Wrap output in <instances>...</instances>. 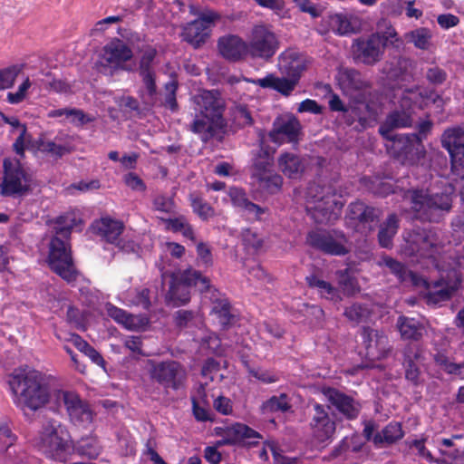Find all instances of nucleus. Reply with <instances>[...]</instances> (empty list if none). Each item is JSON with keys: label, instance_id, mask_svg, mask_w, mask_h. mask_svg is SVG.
<instances>
[{"label": "nucleus", "instance_id": "1", "mask_svg": "<svg viewBox=\"0 0 464 464\" xmlns=\"http://www.w3.org/2000/svg\"><path fill=\"white\" fill-rule=\"evenodd\" d=\"M194 117L188 130L204 143L219 132H225L227 122L224 116L227 105L218 90H198L191 97Z\"/></svg>", "mask_w": 464, "mask_h": 464}, {"label": "nucleus", "instance_id": "2", "mask_svg": "<svg viewBox=\"0 0 464 464\" xmlns=\"http://www.w3.org/2000/svg\"><path fill=\"white\" fill-rule=\"evenodd\" d=\"M8 384L13 403L25 416L45 408L51 401L50 386L39 371L28 367L14 369Z\"/></svg>", "mask_w": 464, "mask_h": 464}, {"label": "nucleus", "instance_id": "3", "mask_svg": "<svg viewBox=\"0 0 464 464\" xmlns=\"http://www.w3.org/2000/svg\"><path fill=\"white\" fill-rule=\"evenodd\" d=\"M415 219L421 222L439 223L452 208L450 193H432L429 188H411L405 193Z\"/></svg>", "mask_w": 464, "mask_h": 464}, {"label": "nucleus", "instance_id": "4", "mask_svg": "<svg viewBox=\"0 0 464 464\" xmlns=\"http://www.w3.org/2000/svg\"><path fill=\"white\" fill-rule=\"evenodd\" d=\"M344 203L332 185H310L306 191L305 209L315 223L326 224L336 219Z\"/></svg>", "mask_w": 464, "mask_h": 464}, {"label": "nucleus", "instance_id": "5", "mask_svg": "<svg viewBox=\"0 0 464 464\" xmlns=\"http://www.w3.org/2000/svg\"><path fill=\"white\" fill-rule=\"evenodd\" d=\"M36 446L48 459L64 462L72 454V440L64 425L53 418H45L41 424Z\"/></svg>", "mask_w": 464, "mask_h": 464}, {"label": "nucleus", "instance_id": "6", "mask_svg": "<svg viewBox=\"0 0 464 464\" xmlns=\"http://www.w3.org/2000/svg\"><path fill=\"white\" fill-rule=\"evenodd\" d=\"M169 276L170 280L165 300L167 304L174 307L185 305L190 301V287H195L201 294H205L209 289V277L191 267L183 271L171 272Z\"/></svg>", "mask_w": 464, "mask_h": 464}, {"label": "nucleus", "instance_id": "7", "mask_svg": "<svg viewBox=\"0 0 464 464\" xmlns=\"http://www.w3.org/2000/svg\"><path fill=\"white\" fill-rule=\"evenodd\" d=\"M45 261L50 270L70 285L73 286L82 276L72 256L70 239L51 237Z\"/></svg>", "mask_w": 464, "mask_h": 464}, {"label": "nucleus", "instance_id": "8", "mask_svg": "<svg viewBox=\"0 0 464 464\" xmlns=\"http://www.w3.org/2000/svg\"><path fill=\"white\" fill-rule=\"evenodd\" d=\"M133 58L131 48L119 38L106 44L96 63L97 70L103 75L113 76L119 71L133 72L134 65L129 63Z\"/></svg>", "mask_w": 464, "mask_h": 464}, {"label": "nucleus", "instance_id": "9", "mask_svg": "<svg viewBox=\"0 0 464 464\" xmlns=\"http://www.w3.org/2000/svg\"><path fill=\"white\" fill-rule=\"evenodd\" d=\"M421 95L415 90H405L398 102V106L390 111L379 127V133L382 138L393 135L395 129L409 128L412 125V115L418 106Z\"/></svg>", "mask_w": 464, "mask_h": 464}, {"label": "nucleus", "instance_id": "10", "mask_svg": "<svg viewBox=\"0 0 464 464\" xmlns=\"http://www.w3.org/2000/svg\"><path fill=\"white\" fill-rule=\"evenodd\" d=\"M407 244L411 255L430 259L439 268V259L444 253L445 244L435 229H413L409 234Z\"/></svg>", "mask_w": 464, "mask_h": 464}, {"label": "nucleus", "instance_id": "11", "mask_svg": "<svg viewBox=\"0 0 464 464\" xmlns=\"http://www.w3.org/2000/svg\"><path fill=\"white\" fill-rule=\"evenodd\" d=\"M0 193L4 197H23L31 191L32 178L19 160L5 159Z\"/></svg>", "mask_w": 464, "mask_h": 464}, {"label": "nucleus", "instance_id": "12", "mask_svg": "<svg viewBox=\"0 0 464 464\" xmlns=\"http://www.w3.org/2000/svg\"><path fill=\"white\" fill-rule=\"evenodd\" d=\"M148 363L150 380L164 389L178 391L185 386L188 374L179 362L171 359L161 362L150 360Z\"/></svg>", "mask_w": 464, "mask_h": 464}, {"label": "nucleus", "instance_id": "13", "mask_svg": "<svg viewBox=\"0 0 464 464\" xmlns=\"http://www.w3.org/2000/svg\"><path fill=\"white\" fill-rule=\"evenodd\" d=\"M387 42L388 36L380 33H373L354 39L352 44V53L354 62L367 66L376 64L382 59Z\"/></svg>", "mask_w": 464, "mask_h": 464}, {"label": "nucleus", "instance_id": "14", "mask_svg": "<svg viewBox=\"0 0 464 464\" xmlns=\"http://www.w3.org/2000/svg\"><path fill=\"white\" fill-rule=\"evenodd\" d=\"M221 20V14L217 11L206 9L197 18L181 26L180 37L194 49L203 46L210 36V27Z\"/></svg>", "mask_w": 464, "mask_h": 464}, {"label": "nucleus", "instance_id": "15", "mask_svg": "<svg viewBox=\"0 0 464 464\" xmlns=\"http://www.w3.org/2000/svg\"><path fill=\"white\" fill-rule=\"evenodd\" d=\"M383 139L392 142L388 147L389 152L403 164H418L426 155L424 145L420 143V139L415 135L393 134Z\"/></svg>", "mask_w": 464, "mask_h": 464}, {"label": "nucleus", "instance_id": "16", "mask_svg": "<svg viewBox=\"0 0 464 464\" xmlns=\"http://www.w3.org/2000/svg\"><path fill=\"white\" fill-rule=\"evenodd\" d=\"M347 242L344 233L335 229H315L308 232L306 236V244L309 246L330 256L347 255Z\"/></svg>", "mask_w": 464, "mask_h": 464}, {"label": "nucleus", "instance_id": "17", "mask_svg": "<svg viewBox=\"0 0 464 464\" xmlns=\"http://www.w3.org/2000/svg\"><path fill=\"white\" fill-rule=\"evenodd\" d=\"M441 143L450 156L452 179L463 183L464 190V127L447 129L442 134Z\"/></svg>", "mask_w": 464, "mask_h": 464}, {"label": "nucleus", "instance_id": "18", "mask_svg": "<svg viewBox=\"0 0 464 464\" xmlns=\"http://www.w3.org/2000/svg\"><path fill=\"white\" fill-rule=\"evenodd\" d=\"M248 52L253 57L269 60L279 48V42L275 33L264 24L255 25L251 31Z\"/></svg>", "mask_w": 464, "mask_h": 464}, {"label": "nucleus", "instance_id": "19", "mask_svg": "<svg viewBox=\"0 0 464 464\" xmlns=\"http://www.w3.org/2000/svg\"><path fill=\"white\" fill-rule=\"evenodd\" d=\"M65 407L70 420L76 426H89L94 417V411L88 401L82 400L81 396L70 391H62L59 397Z\"/></svg>", "mask_w": 464, "mask_h": 464}, {"label": "nucleus", "instance_id": "20", "mask_svg": "<svg viewBox=\"0 0 464 464\" xmlns=\"http://www.w3.org/2000/svg\"><path fill=\"white\" fill-rule=\"evenodd\" d=\"M461 283L462 277L458 270L450 269L447 271L446 276L435 281L433 288L426 294L427 304L437 305L450 300L460 287Z\"/></svg>", "mask_w": 464, "mask_h": 464}, {"label": "nucleus", "instance_id": "21", "mask_svg": "<svg viewBox=\"0 0 464 464\" xmlns=\"http://www.w3.org/2000/svg\"><path fill=\"white\" fill-rule=\"evenodd\" d=\"M92 228L94 234L100 236L107 243L114 245L119 249L122 251H128L129 247L132 249L130 242L126 243L120 237L125 229V225L122 221L111 217H103L95 220L92 225Z\"/></svg>", "mask_w": 464, "mask_h": 464}, {"label": "nucleus", "instance_id": "22", "mask_svg": "<svg viewBox=\"0 0 464 464\" xmlns=\"http://www.w3.org/2000/svg\"><path fill=\"white\" fill-rule=\"evenodd\" d=\"M309 425L313 440L316 443H329L333 440L336 424L330 418L324 405L319 403L314 404V414Z\"/></svg>", "mask_w": 464, "mask_h": 464}, {"label": "nucleus", "instance_id": "23", "mask_svg": "<svg viewBox=\"0 0 464 464\" xmlns=\"http://www.w3.org/2000/svg\"><path fill=\"white\" fill-rule=\"evenodd\" d=\"M309 63L310 61L304 53L293 48L286 49L278 57V68L281 74L298 82Z\"/></svg>", "mask_w": 464, "mask_h": 464}, {"label": "nucleus", "instance_id": "24", "mask_svg": "<svg viewBox=\"0 0 464 464\" xmlns=\"http://www.w3.org/2000/svg\"><path fill=\"white\" fill-rule=\"evenodd\" d=\"M222 444L228 446L247 445L256 447L262 435L246 424L236 422L223 429Z\"/></svg>", "mask_w": 464, "mask_h": 464}, {"label": "nucleus", "instance_id": "25", "mask_svg": "<svg viewBox=\"0 0 464 464\" xmlns=\"http://www.w3.org/2000/svg\"><path fill=\"white\" fill-rule=\"evenodd\" d=\"M323 392L327 401L347 420H355L358 418L362 405L353 397L334 387L324 388Z\"/></svg>", "mask_w": 464, "mask_h": 464}, {"label": "nucleus", "instance_id": "26", "mask_svg": "<svg viewBox=\"0 0 464 464\" xmlns=\"http://www.w3.org/2000/svg\"><path fill=\"white\" fill-rule=\"evenodd\" d=\"M422 349L417 343H408L402 350V367L407 382L417 387L422 383L420 361Z\"/></svg>", "mask_w": 464, "mask_h": 464}, {"label": "nucleus", "instance_id": "27", "mask_svg": "<svg viewBox=\"0 0 464 464\" xmlns=\"http://www.w3.org/2000/svg\"><path fill=\"white\" fill-rule=\"evenodd\" d=\"M362 337L366 350V356L371 360H382L391 352L388 336L378 330L364 327Z\"/></svg>", "mask_w": 464, "mask_h": 464}, {"label": "nucleus", "instance_id": "28", "mask_svg": "<svg viewBox=\"0 0 464 464\" xmlns=\"http://www.w3.org/2000/svg\"><path fill=\"white\" fill-rule=\"evenodd\" d=\"M349 217L356 222L358 229L369 233L377 226L381 210L362 201H355L349 205Z\"/></svg>", "mask_w": 464, "mask_h": 464}, {"label": "nucleus", "instance_id": "29", "mask_svg": "<svg viewBox=\"0 0 464 464\" xmlns=\"http://www.w3.org/2000/svg\"><path fill=\"white\" fill-rule=\"evenodd\" d=\"M205 295L212 303L211 313L217 317L219 324L224 328L232 325L235 315L232 314V306L226 295L210 283L209 289L206 291Z\"/></svg>", "mask_w": 464, "mask_h": 464}, {"label": "nucleus", "instance_id": "30", "mask_svg": "<svg viewBox=\"0 0 464 464\" xmlns=\"http://www.w3.org/2000/svg\"><path fill=\"white\" fill-rule=\"evenodd\" d=\"M374 115V110L369 103L358 102L348 107L343 116L348 126L354 125L355 130H363L370 126Z\"/></svg>", "mask_w": 464, "mask_h": 464}, {"label": "nucleus", "instance_id": "31", "mask_svg": "<svg viewBox=\"0 0 464 464\" xmlns=\"http://www.w3.org/2000/svg\"><path fill=\"white\" fill-rule=\"evenodd\" d=\"M220 54L228 61L237 62L243 59L248 52L247 44L239 36L229 34L220 37L218 42Z\"/></svg>", "mask_w": 464, "mask_h": 464}, {"label": "nucleus", "instance_id": "32", "mask_svg": "<svg viewBox=\"0 0 464 464\" xmlns=\"http://www.w3.org/2000/svg\"><path fill=\"white\" fill-rule=\"evenodd\" d=\"M252 83L264 89L276 91L280 94L287 97L293 92L299 82L287 76L277 77L273 73H268L264 78L252 81Z\"/></svg>", "mask_w": 464, "mask_h": 464}, {"label": "nucleus", "instance_id": "33", "mask_svg": "<svg viewBox=\"0 0 464 464\" xmlns=\"http://www.w3.org/2000/svg\"><path fill=\"white\" fill-rule=\"evenodd\" d=\"M280 170L289 179H299L305 169V160L293 152H284L278 158Z\"/></svg>", "mask_w": 464, "mask_h": 464}, {"label": "nucleus", "instance_id": "34", "mask_svg": "<svg viewBox=\"0 0 464 464\" xmlns=\"http://www.w3.org/2000/svg\"><path fill=\"white\" fill-rule=\"evenodd\" d=\"M301 125L299 121L292 117L287 121H276L269 136L273 141H277L280 136H285L289 142H295L298 140Z\"/></svg>", "mask_w": 464, "mask_h": 464}, {"label": "nucleus", "instance_id": "35", "mask_svg": "<svg viewBox=\"0 0 464 464\" xmlns=\"http://www.w3.org/2000/svg\"><path fill=\"white\" fill-rule=\"evenodd\" d=\"M379 266L387 267L390 273L396 276L400 283L411 282L414 285H418V275L409 270L403 263L392 256H383L379 262Z\"/></svg>", "mask_w": 464, "mask_h": 464}, {"label": "nucleus", "instance_id": "36", "mask_svg": "<svg viewBox=\"0 0 464 464\" xmlns=\"http://www.w3.org/2000/svg\"><path fill=\"white\" fill-rule=\"evenodd\" d=\"M400 227V218L397 214L392 213L380 224L378 232L379 245L387 249L393 246V238Z\"/></svg>", "mask_w": 464, "mask_h": 464}, {"label": "nucleus", "instance_id": "37", "mask_svg": "<svg viewBox=\"0 0 464 464\" xmlns=\"http://www.w3.org/2000/svg\"><path fill=\"white\" fill-rule=\"evenodd\" d=\"M396 327L403 340L418 342L423 336L424 326L415 318L400 315L397 319Z\"/></svg>", "mask_w": 464, "mask_h": 464}, {"label": "nucleus", "instance_id": "38", "mask_svg": "<svg viewBox=\"0 0 464 464\" xmlns=\"http://www.w3.org/2000/svg\"><path fill=\"white\" fill-rule=\"evenodd\" d=\"M102 452V447L97 437H83L75 443L72 441V453L86 457L90 459H95Z\"/></svg>", "mask_w": 464, "mask_h": 464}, {"label": "nucleus", "instance_id": "39", "mask_svg": "<svg viewBox=\"0 0 464 464\" xmlns=\"http://www.w3.org/2000/svg\"><path fill=\"white\" fill-rule=\"evenodd\" d=\"M404 436L402 426L400 422L391 421L381 432H377L373 437V442L376 446L392 445Z\"/></svg>", "mask_w": 464, "mask_h": 464}, {"label": "nucleus", "instance_id": "40", "mask_svg": "<svg viewBox=\"0 0 464 464\" xmlns=\"http://www.w3.org/2000/svg\"><path fill=\"white\" fill-rule=\"evenodd\" d=\"M305 282L310 288H316L321 297L335 302L341 300L338 288L331 283L318 278L316 275L307 276Z\"/></svg>", "mask_w": 464, "mask_h": 464}, {"label": "nucleus", "instance_id": "41", "mask_svg": "<svg viewBox=\"0 0 464 464\" xmlns=\"http://www.w3.org/2000/svg\"><path fill=\"white\" fill-rule=\"evenodd\" d=\"M188 201L193 213L201 220L207 221L215 216L214 208L206 201L199 192H191L188 195Z\"/></svg>", "mask_w": 464, "mask_h": 464}, {"label": "nucleus", "instance_id": "42", "mask_svg": "<svg viewBox=\"0 0 464 464\" xmlns=\"http://www.w3.org/2000/svg\"><path fill=\"white\" fill-rule=\"evenodd\" d=\"M372 314V311L368 304L362 303H353L346 306L343 311L344 317L353 324L366 323Z\"/></svg>", "mask_w": 464, "mask_h": 464}, {"label": "nucleus", "instance_id": "43", "mask_svg": "<svg viewBox=\"0 0 464 464\" xmlns=\"http://www.w3.org/2000/svg\"><path fill=\"white\" fill-rule=\"evenodd\" d=\"M334 31L339 35L354 34L357 31L356 19L343 14H335L331 17Z\"/></svg>", "mask_w": 464, "mask_h": 464}, {"label": "nucleus", "instance_id": "44", "mask_svg": "<svg viewBox=\"0 0 464 464\" xmlns=\"http://www.w3.org/2000/svg\"><path fill=\"white\" fill-rule=\"evenodd\" d=\"M37 149L40 152L46 154L57 160L72 151L70 146L57 144L54 140L40 139L37 141Z\"/></svg>", "mask_w": 464, "mask_h": 464}, {"label": "nucleus", "instance_id": "45", "mask_svg": "<svg viewBox=\"0 0 464 464\" xmlns=\"http://www.w3.org/2000/svg\"><path fill=\"white\" fill-rule=\"evenodd\" d=\"M241 240L245 250L248 254H257L264 246L263 237L252 228L242 229Z\"/></svg>", "mask_w": 464, "mask_h": 464}, {"label": "nucleus", "instance_id": "46", "mask_svg": "<svg viewBox=\"0 0 464 464\" xmlns=\"http://www.w3.org/2000/svg\"><path fill=\"white\" fill-rule=\"evenodd\" d=\"M343 82L349 91H365L370 87L363 75L355 69H346L343 72Z\"/></svg>", "mask_w": 464, "mask_h": 464}, {"label": "nucleus", "instance_id": "47", "mask_svg": "<svg viewBox=\"0 0 464 464\" xmlns=\"http://www.w3.org/2000/svg\"><path fill=\"white\" fill-rule=\"evenodd\" d=\"M336 276L345 295L351 296L360 292L358 281L349 268L336 271Z\"/></svg>", "mask_w": 464, "mask_h": 464}, {"label": "nucleus", "instance_id": "48", "mask_svg": "<svg viewBox=\"0 0 464 464\" xmlns=\"http://www.w3.org/2000/svg\"><path fill=\"white\" fill-rule=\"evenodd\" d=\"M53 224L52 237L71 240L72 231L75 225L74 218L67 215H61L53 220Z\"/></svg>", "mask_w": 464, "mask_h": 464}, {"label": "nucleus", "instance_id": "49", "mask_svg": "<svg viewBox=\"0 0 464 464\" xmlns=\"http://www.w3.org/2000/svg\"><path fill=\"white\" fill-rule=\"evenodd\" d=\"M259 187L268 194L278 193L283 185V178L275 171L256 178Z\"/></svg>", "mask_w": 464, "mask_h": 464}, {"label": "nucleus", "instance_id": "50", "mask_svg": "<svg viewBox=\"0 0 464 464\" xmlns=\"http://www.w3.org/2000/svg\"><path fill=\"white\" fill-rule=\"evenodd\" d=\"M25 67L24 63H16L0 69V90H6L14 86V82Z\"/></svg>", "mask_w": 464, "mask_h": 464}, {"label": "nucleus", "instance_id": "51", "mask_svg": "<svg viewBox=\"0 0 464 464\" xmlns=\"http://www.w3.org/2000/svg\"><path fill=\"white\" fill-rule=\"evenodd\" d=\"M424 77L429 84L438 87L448 80V73L443 68L433 63L424 70Z\"/></svg>", "mask_w": 464, "mask_h": 464}, {"label": "nucleus", "instance_id": "52", "mask_svg": "<svg viewBox=\"0 0 464 464\" xmlns=\"http://www.w3.org/2000/svg\"><path fill=\"white\" fill-rule=\"evenodd\" d=\"M290 408L291 406L287 401V396L284 393L279 396H272L269 400L266 401L261 407L263 413L276 411L285 412L289 411Z\"/></svg>", "mask_w": 464, "mask_h": 464}, {"label": "nucleus", "instance_id": "53", "mask_svg": "<svg viewBox=\"0 0 464 464\" xmlns=\"http://www.w3.org/2000/svg\"><path fill=\"white\" fill-rule=\"evenodd\" d=\"M176 208L174 198L165 194L156 195L152 199V208L155 211L173 215L176 213Z\"/></svg>", "mask_w": 464, "mask_h": 464}, {"label": "nucleus", "instance_id": "54", "mask_svg": "<svg viewBox=\"0 0 464 464\" xmlns=\"http://www.w3.org/2000/svg\"><path fill=\"white\" fill-rule=\"evenodd\" d=\"M233 123L239 129L250 127L254 124V119L246 105H237L233 110Z\"/></svg>", "mask_w": 464, "mask_h": 464}, {"label": "nucleus", "instance_id": "55", "mask_svg": "<svg viewBox=\"0 0 464 464\" xmlns=\"http://www.w3.org/2000/svg\"><path fill=\"white\" fill-rule=\"evenodd\" d=\"M157 56V50L153 47L145 49L139 61V73L155 72L152 64Z\"/></svg>", "mask_w": 464, "mask_h": 464}, {"label": "nucleus", "instance_id": "56", "mask_svg": "<svg viewBox=\"0 0 464 464\" xmlns=\"http://www.w3.org/2000/svg\"><path fill=\"white\" fill-rule=\"evenodd\" d=\"M431 39L430 31L428 28L420 27L411 32V40L414 45L421 50H427Z\"/></svg>", "mask_w": 464, "mask_h": 464}, {"label": "nucleus", "instance_id": "57", "mask_svg": "<svg viewBox=\"0 0 464 464\" xmlns=\"http://www.w3.org/2000/svg\"><path fill=\"white\" fill-rule=\"evenodd\" d=\"M196 317V312L192 310L180 309L173 314V323L175 326L179 329L188 327Z\"/></svg>", "mask_w": 464, "mask_h": 464}, {"label": "nucleus", "instance_id": "58", "mask_svg": "<svg viewBox=\"0 0 464 464\" xmlns=\"http://www.w3.org/2000/svg\"><path fill=\"white\" fill-rule=\"evenodd\" d=\"M418 93L421 95L420 100L418 102L417 108H421V103L424 102L425 104H428L429 102L436 105L437 108L440 110L443 109L444 101L438 92L435 90H426L422 92L416 91Z\"/></svg>", "mask_w": 464, "mask_h": 464}, {"label": "nucleus", "instance_id": "59", "mask_svg": "<svg viewBox=\"0 0 464 464\" xmlns=\"http://www.w3.org/2000/svg\"><path fill=\"white\" fill-rule=\"evenodd\" d=\"M32 82L29 77H26L24 81L19 85L18 90L15 92H8L6 100L11 104H18L22 102L25 96L26 92L31 87Z\"/></svg>", "mask_w": 464, "mask_h": 464}, {"label": "nucleus", "instance_id": "60", "mask_svg": "<svg viewBox=\"0 0 464 464\" xmlns=\"http://www.w3.org/2000/svg\"><path fill=\"white\" fill-rule=\"evenodd\" d=\"M241 210L247 216L249 219L255 221L262 220V216L268 211L266 208H262L250 200H248V202Z\"/></svg>", "mask_w": 464, "mask_h": 464}, {"label": "nucleus", "instance_id": "61", "mask_svg": "<svg viewBox=\"0 0 464 464\" xmlns=\"http://www.w3.org/2000/svg\"><path fill=\"white\" fill-rule=\"evenodd\" d=\"M274 161L262 160V159H254L253 161V178H257L262 175H266V173L274 171Z\"/></svg>", "mask_w": 464, "mask_h": 464}, {"label": "nucleus", "instance_id": "62", "mask_svg": "<svg viewBox=\"0 0 464 464\" xmlns=\"http://www.w3.org/2000/svg\"><path fill=\"white\" fill-rule=\"evenodd\" d=\"M141 78V82L146 89L147 95L150 98H153L157 94V83H156V72H143L139 73Z\"/></svg>", "mask_w": 464, "mask_h": 464}, {"label": "nucleus", "instance_id": "63", "mask_svg": "<svg viewBox=\"0 0 464 464\" xmlns=\"http://www.w3.org/2000/svg\"><path fill=\"white\" fill-rule=\"evenodd\" d=\"M228 196L231 199L233 206L239 208L240 210L249 200L248 198L246 197V192L242 188L235 187L230 188L228 191Z\"/></svg>", "mask_w": 464, "mask_h": 464}, {"label": "nucleus", "instance_id": "64", "mask_svg": "<svg viewBox=\"0 0 464 464\" xmlns=\"http://www.w3.org/2000/svg\"><path fill=\"white\" fill-rule=\"evenodd\" d=\"M220 363L214 358H208L201 369V375L210 382L214 381L215 374L219 371Z\"/></svg>", "mask_w": 464, "mask_h": 464}]
</instances>
